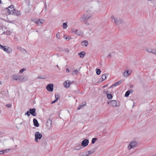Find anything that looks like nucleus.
Instances as JSON below:
<instances>
[{
	"label": "nucleus",
	"mask_w": 156,
	"mask_h": 156,
	"mask_svg": "<svg viewBox=\"0 0 156 156\" xmlns=\"http://www.w3.org/2000/svg\"><path fill=\"white\" fill-rule=\"evenodd\" d=\"M108 74L105 73L102 75L101 76V81H100V83H101L103 81L105 80L107 78V76Z\"/></svg>",
	"instance_id": "nucleus-19"
},
{
	"label": "nucleus",
	"mask_w": 156,
	"mask_h": 156,
	"mask_svg": "<svg viewBox=\"0 0 156 156\" xmlns=\"http://www.w3.org/2000/svg\"><path fill=\"white\" fill-rule=\"evenodd\" d=\"M18 81H20L21 82H25L28 80V78L27 76H18Z\"/></svg>",
	"instance_id": "nucleus-7"
},
{
	"label": "nucleus",
	"mask_w": 156,
	"mask_h": 156,
	"mask_svg": "<svg viewBox=\"0 0 156 156\" xmlns=\"http://www.w3.org/2000/svg\"><path fill=\"white\" fill-rule=\"evenodd\" d=\"M20 51H21V52L23 53H25L26 52V50H25V49L22 48V49H21V50H20Z\"/></svg>",
	"instance_id": "nucleus-37"
},
{
	"label": "nucleus",
	"mask_w": 156,
	"mask_h": 156,
	"mask_svg": "<svg viewBox=\"0 0 156 156\" xmlns=\"http://www.w3.org/2000/svg\"><path fill=\"white\" fill-rule=\"evenodd\" d=\"M52 120L51 119H48L46 122V124L47 128L49 129L52 124Z\"/></svg>",
	"instance_id": "nucleus-15"
},
{
	"label": "nucleus",
	"mask_w": 156,
	"mask_h": 156,
	"mask_svg": "<svg viewBox=\"0 0 156 156\" xmlns=\"http://www.w3.org/2000/svg\"><path fill=\"white\" fill-rule=\"evenodd\" d=\"M113 19H114V22L115 23V24L116 25H118L119 24H121L123 23L122 20L121 19L119 18L115 19L114 16L112 17Z\"/></svg>",
	"instance_id": "nucleus-10"
},
{
	"label": "nucleus",
	"mask_w": 156,
	"mask_h": 156,
	"mask_svg": "<svg viewBox=\"0 0 156 156\" xmlns=\"http://www.w3.org/2000/svg\"><path fill=\"white\" fill-rule=\"evenodd\" d=\"M53 84L52 83H50L48 84L46 87V88L48 91L51 92L53 91Z\"/></svg>",
	"instance_id": "nucleus-11"
},
{
	"label": "nucleus",
	"mask_w": 156,
	"mask_h": 156,
	"mask_svg": "<svg viewBox=\"0 0 156 156\" xmlns=\"http://www.w3.org/2000/svg\"><path fill=\"white\" fill-rule=\"evenodd\" d=\"M37 79H46V77L44 76H38L37 77Z\"/></svg>",
	"instance_id": "nucleus-32"
},
{
	"label": "nucleus",
	"mask_w": 156,
	"mask_h": 156,
	"mask_svg": "<svg viewBox=\"0 0 156 156\" xmlns=\"http://www.w3.org/2000/svg\"><path fill=\"white\" fill-rule=\"evenodd\" d=\"M107 103L109 106L112 107H118L120 105V102L119 101L113 100H110Z\"/></svg>",
	"instance_id": "nucleus-2"
},
{
	"label": "nucleus",
	"mask_w": 156,
	"mask_h": 156,
	"mask_svg": "<svg viewBox=\"0 0 156 156\" xmlns=\"http://www.w3.org/2000/svg\"><path fill=\"white\" fill-rule=\"evenodd\" d=\"M35 137L34 140L35 142H38V139H41L42 136V135L39 132H37L35 133Z\"/></svg>",
	"instance_id": "nucleus-3"
},
{
	"label": "nucleus",
	"mask_w": 156,
	"mask_h": 156,
	"mask_svg": "<svg viewBox=\"0 0 156 156\" xmlns=\"http://www.w3.org/2000/svg\"><path fill=\"white\" fill-rule=\"evenodd\" d=\"M33 122L34 126L36 127H38L39 126V124L37 120L35 119L34 118L33 119Z\"/></svg>",
	"instance_id": "nucleus-18"
},
{
	"label": "nucleus",
	"mask_w": 156,
	"mask_h": 156,
	"mask_svg": "<svg viewBox=\"0 0 156 156\" xmlns=\"http://www.w3.org/2000/svg\"><path fill=\"white\" fill-rule=\"evenodd\" d=\"M12 78L14 80H16L18 81V76H17L16 74H14L12 76Z\"/></svg>",
	"instance_id": "nucleus-23"
},
{
	"label": "nucleus",
	"mask_w": 156,
	"mask_h": 156,
	"mask_svg": "<svg viewBox=\"0 0 156 156\" xmlns=\"http://www.w3.org/2000/svg\"><path fill=\"white\" fill-rule=\"evenodd\" d=\"M57 101V100L55 99L53 101H52L51 102V104L55 103Z\"/></svg>",
	"instance_id": "nucleus-48"
},
{
	"label": "nucleus",
	"mask_w": 156,
	"mask_h": 156,
	"mask_svg": "<svg viewBox=\"0 0 156 156\" xmlns=\"http://www.w3.org/2000/svg\"><path fill=\"white\" fill-rule=\"evenodd\" d=\"M74 73H72L73 75H75L76 74H77L78 73V71L77 70V69H76V70L74 71Z\"/></svg>",
	"instance_id": "nucleus-41"
},
{
	"label": "nucleus",
	"mask_w": 156,
	"mask_h": 156,
	"mask_svg": "<svg viewBox=\"0 0 156 156\" xmlns=\"http://www.w3.org/2000/svg\"><path fill=\"white\" fill-rule=\"evenodd\" d=\"M129 90H130V93H132L133 91V90H132V89Z\"/></svg>",
	"instance_id": "nucleus-58"
},
{
	"label": "nucleus",
	"mask_w": 156,
	"mask_h": 156,
	"mask_svg": "<svg viewBox=\"0 0 156 156\" xmlns=\"http://www.w3.org/2000/svg\"><path fill=\"white\" fill-rule=\"evenodd\" d=\"M146 51H147L149 53H151V52H152V49L151 48H146Z\"/></svg>",
	"instance_id": "nucleus-31"
},
{
	"label": "nucleus",
	"mask_w": 156,
	"mask_h": 156,
	"mask_svg": "<svg viewBox=\"0 0 156 156\" xmlns=\"http://www.w3.org/2000/svg\"><path fill=\"white\" fill-rule=\"evenodd\" d=\"M132 71L127 70L125 71L123 73V74L124 76H128L129 75H130V74L132 73Z\"/></svg>",
	"instance_id": "nucleus-17"
},
{
	"label": "nucleus",
	"mask_w": 156,
	"mask_h": 156,
	"mask_svg": "<svg viewBox=\"0 0 156 156\" xmlns=\"http://www.w3.org/2000/svg\"><path fill=\"white\" fill-rule=\"evenodd\" d=\"M11 149H5V150H3V153H7L9 151H10Z\"/></svg>",
	"instance_id": "nucleus-36"
},
{
	"label": "nucleus",
	"mask_w": 156,
	"mask_h": 156,
	"mask_svg": "<svg viewBox=\"0 0 156 156\" xmlns=\"http://www.w3.org/2000/svg\"><path fill=\"white\" fill-rule=\"evenodd\" d=\"M9 23H13L12 22V21H9Z\"/></svg>",
	"instance_id": "nucleus-59"
},
{
	"label": "nucleus",
	"mask_w": 156,
	"mask_h": 156,
	"mask_svg": "<svg viewBox=\"0 0 156 156\" xmlns=\"http://www.w3.org/2000/svg\"><path fill=\"white\" fill-rule=\"evenodd\" d=\"M103 92L105 94L107 95L108 94H109V93H110V92L108 90H107L106 91H105V90H104Z\"/></svg>",
	"instance_id": "nucleus-39"
},
{
	"label": "nucleus",
	"mask_w": 156,
	"mask_h": 156,
	"mask_svg": "<svg viewBox=\"0 0 156 156\" xmlns=\"http://www.w3.org/2000/svg\"><path fill=\"white\" fill-rule=\"evenodd\" d=\"M29 111L30 112V113L33 116H35L36 115L37 113L36 112V109L35 108H30Z\"/></svg>",
	"instance_id": "nucleus-13"
},
{
	"label": "nucleus",
	"mask_w": 156,
	"mask_h": 156,
	"mask_svg": "<svg viewBox=\"0 0 156 156\" xmlns=\"http://www.w3.org/2000/svg\"><path fill=\"white\" fill-rule=\"evenodd\" d=\"M108 84H107V85H104V86H103V88H105V87H107V86H108Z\"/></svg>",
	"instance_id": "nucleus-52"
},
{
	"label": "nucleus",
	"mask_w": 156,
	"mask_h": 156,
	"mask_svg": "<svg viewBox=\"0 0 156 156\" xmlns=\"http://www.w3.org/2000/svg\"><path fill=\"white\" fill-rule=\"evenodd\" d=\"M86 24L87 25H88L89 24V23H86Z\"/></svg>",
	"instance_id": "nucleus-63"
},
{
	"label": "nucleus",
	"mask_w": 156,
	"mask_h": 156,
	"mask_svg": "<svg viewBox=\"0 0 156 156\" xmlns=\"http://www.w3.org/2000/svg\"><path fill=\"white\" fill-rule=\"evenodd\" d=\"M3 154V151H0V154Z\"/></svg>",
	"instance_id": "nucleus-50"
},
{
	"label": "nucleus",
	"mask_w": 156,
	"mask_h": 156,
	"mask_svg": "<svg viewBox=\"0 0 156 156\" xmlns=\"http://www.w3.org/2000/svg\"><path fill=\"white\" fill-rule=\"evenodd\" d=\"M122 82V80H120L118 82L116 83L115 84H114V86H116L117 85H118L119 84H121Z\"/></svg>",
	"instance_id": "nucleus-30"
},
{
	"label": "nucleus",
	"mask_w": 156,
	"mask_h": 156,
	"mask_svg": "<svg viewBox=\"0 0 156 156\" xmlns=\"http://www.w3.org/2000/svg\"><path fill=\"white\" fill-rule=\"evenodd\" d=\"M81 144H76L74 147V149L76 150H79L82 148Z\"/></svg>",
	"instance_id": "nucleus-16"
},
{
	"label": "nucleus",
	"mask_w": 156,
	"mask_h": 156,
	"mask_svg": "<svg viewBox=\"0 0 156 156\" xmlns=\"http://www.w3.org/2000/svg\"><path fill=\"white\" fill-rule=\"evenodd\" d=\"M63 50L64 51H65L66 52H67V53H69V49L67 48H65Z\"/></svg>",
	"instance_id": "nucleus-42"
},
{
	"label": "nucleus",
	"mask_w": 156,
	"mask_h": 156,
	"mask_svg": "<svg viewBox=\"0 0 156 156\" xmlns=\"http://www.w3.org/2000/svg\"><path fill=\"white\" fill-rule=\"evenodd\" d=\"M55 100H57V101L60 98V97L59 96V95L58 94H57V95L55 94Z\"/></svg>",
	"instance_id": "nucleus-35"
},
{
	"label": "nucleus",
	"mask_w": 156,
	"mask_h": 156,
	"mask_svg": "<svg viewBox=\"0 0 156 156\" xmlns=\"http://www.w3.org/2000/svg\"><path fill=\"white\" fill-rule=\"evenodd\" d=\"M6 106L8 108H9L11 107L12 105L11 104H6Z\"/></svg>",
	"instance_id": "nucleus-43"
},
{
	"label": "nucleus",
	"mask_w": 156,
	"mask_h": 156,
	"mask_svg": "<svg viewBox=\"0 0 156 156\" xmlns=\"http://www.w3.org/2000/svg\"><path fill=\"white\" fill-rule=\"evenodd\" d=\"M152 52H151V53H154V54L155 52H156V50L155 49H152Z\"/></svg>",
	"instance_id": "nucleus-46"
},
{
	"label": "nucleus",
	"mask_w": 156,
	"mask_h": 156,
	"mask_svg": "<svg viewBox=\"0 0 156 156\" xmlns=\"http://www.w3.org/2000/svg\"><path fill=\"white\" fill-rule=\"evenodd\" d=\"M22 48L21 47H19L18 48V49H19V50H20V51L21 50V49H22Z\"/></svg>",
	"instance_id": "nucleus-56"
},
{
	"label": "nucleus",
	"mask_w": 156,
	"mask_h": 156,
	"mask_svg": "<svg viewBox=\"0 0 156 156\" xmlns=\"http://www.w3.org/2000/svg\"><path fill=\"white\" fill-rule=\"evenodd\" d=\"M26 70V68H23L22 69H21V70H20L19 72V73L20 74L22 73L24 71H25Z\"/></svg>",
	"instance_id": "nucleus-33"
},
{
	"label": "nucleus",
	"mask_w": 156,
	"mask_h": 156,
	"mask_svg": "<svg viewBox=\"0 0 156 156\" xmlns=\"http://www.w3.org/2000/svg\"><path fill=\"white\" fill-rule=\"evenodd\" d=\"M65 38L66 40L68 39V40H69L71 39V37H70L68 36V37H66Z\"/></svg>",
	"instance_id": "nucleus-47"
},
{
	"label": "nucleus",
	"mask_w": 156,
	"mask_h": 156,
	"mask_svg": "<svg viewBox=\"0 0 156 156\" xmlns=\"http://www.w3.org/2000/svg\"><path fill=\"white\" fill-rule=\"evenodd\" d=\"M44 7H45V9H46V8H47V6H46V3H45V4H44Z\"/></svg>",
	"instance_id": "nucleus-54"
},
{
	"label": "nucleus",
	"mask_w": 156,
	"mask_h": 156,
	"mask_svg": "<svg viewBox=\"0 0 156 156\" xmlns=\"http://www.w3.org/2000/svg\"><path fill=\"white\" fill-rule=\"evenodd\" d=\"M107 98L108 99H111L112 98L113 96L112 94H109L107 95Z\"/></svg>",
	"instance_id": "nucleus-26"
},
{
	"label": "nucleus",
	"mask_w": 156,
	"mask_h": 156,
	"mask_svg": "<svg viewBox=\"0 0 156 156\" xmlns=\"http://www.w3.org/2000/svg\"><path fill=\"white\" fill-rule=\"evenodd\" d=\"M99 80H99V82H100V81H101V79H99Z\"/></svg>",
	"instance_id": "nucleus-64"
},
{
	"label": "nucleus",
	"mask_w": 156,
	"mask_h": 156,
	"mask_svg": "<svg viewBox=\"0 0 156 156\" xmlns=\"http://www.w3.org/2000/svg\"><path fill=\"white\" fill-rule=\"evenodd\" d=\"M96 73L98 75H99L100 74L101 71L100 69H96Z\"/></svg>",
	"instance_id": "nucleus-28"
},
{
	"label": "nucleus",
	"mask_w": 156,
	"mask_h": 156,
	"mask_svg": "<svg viewBox=\"0 0 156 156\" xmlns=\"http://www.w3.org/2000/svg\"><path fill=\"white\" fill-rule=\"evenodd\" d=\"M0 48L2 49L4 51H5L8 53H9L12 52V50L10 49V48L6 46H2L0 44Z\"/></svg>",
	"instance_id": "nucleus-5"
},
{
	"label": "nucleus",
	"mask_w": 156,
	"mask_h": 156,
	"mask_svg": "<svg viewBox=\"0 0 156 156\" xmlns=\"http://www.w3.org/2000/svg\"><path fill=\"white\" fill-rule=\"evenodd\" d=\"M66 72H67V73H68V72H70V71H69V69H68V68H67V69H66Z\"/></svg>",
	"instance_id": "nucleus-49"
},
{
	"label": "nucleus",
	"mask_w": 156,
	"mask_h": 156,
	"mask_svg": "<svg viewBox=\"0 0 156 156\" xmlns=\"http://www.w3.org/2000/svg\"><path fill=\"white\" fill-rule=\"evenodd\" d=\"M91 17V15L83 14L80 18L81 21L86 22L89 20Z\"/></svg>",
	"instance_id": "nucleus-4"
},
{
	"label": "nucleus",
	"mask_w": 156,
	"mask_h": 156,
	"mask_svg": "<svg viewBox=\"0 0 156 156\" xmlns=\"http://www.w3.org/2000/svg\"><path fill=\"white\" fill-rule=\"evenodd\" d=\"M98 140V138H93L91 140V144H94Z\"/></svg>",
	"instance_id": "nucleus-27"
},
{
	"label": "nucleus",
	"mask_w": 156,
	"mask_h": 156,
	"mask_svg": "<svg viewBox=\"0 0 156 156\" xmlns=\"http://www.w3.org/2000/svg\"><path fill=\"white\" fill-rule=\"evenodd\" d=\"M115 86H114V84H112V86H111L109 88H111L113 87H115Z\"/></svg>",
	"instance_id": "nucleus-53"
},
{
	"label": "nucleus",
	"mask_w": 156,
	"mask_h": 156,
	"mask_svg": "<svg viewBox=\"0 0 156 156\" xmlns=\"http://www.w3.org/2000/svg\"><path fill=\"white\" fill-rule=\"evenodd\" d=\"M137 144L138 143L136 141H134L131 142L128 147V149L130 150L132 148L136 147L137 146Z\"/></svg>",
	"instance_id": "nucleus-6"
},
{
	"label": "nucleus",
	"mask_w": 156,
	"mask_h": 156,
	"mask_svg": "<svg viewBox=\"0 0 156 156\" xmlns=\"http://www.w3.org/2000/svg\"><path fill=\"white\" fill-rule=\"evenodd\" d=\"M67 27V22L64 23L62 25V27L63 29H66Z\"/></svg>",
	"instance_id": "nucleus-25"
},
{
	"label": "nucleus",
	"mask_w": 156,
	"mask_h": 156,
	"mask_svg": "<svg viewBox=\"0 0 156 156\" xmlns=\"http://www.w3.org/2000/svg\"><path fill=\"white\" fill-rule=\"evenodd\" d=\"M86 105V101L83 102L82 103L81 105L83 106H84Z\"/></svg>",
	"instance_id": "nucleus-45"
},
{
	"label": "nucleus",
	"mask_w": 156,
	"mask_h": 156,
	"mask_svg": "<svg viewBox=\"0 0 156 156\" xmlns=\"http://www.w3.org/2000/svg\"><path fill=\"white\" fill-rule=\"evenodd\" d=\"M133 87V85H130V88H132Z\"/></svg>",
	"instance_id": "nucleus-55"
},
{
	"label": "nucleus",
	"mask_w": 156,
	"mask_h": 156,
	"mask_svg": "<svg viewBox=\"0 0 156 156\" xmlns=\"http://www.w3.org/2000/svg\"><path fill=\"white\" fill-rule=\"evenodd\" d=\"M2 82L1 81H0V85L2 84Z\"/></svg>",
	"instance_id": "nucleus-62"
},
{
	"label": "nucleus",
	"mask_w": 156,
	"mask_h": 156,
	"mask_svg": "<svg viewBox=\"0 0 156 156\" xmlns=\"http://www.w3.org/2000/svg\"><path fill=\"white\" fill-rule=\"evenodd\" d=\"M71 83L69 80L65 81L64 83V86L66 88H68L69 87Z\"/></svg>",
	"instance_id": "nucleus-14"
},
{
	"label": "nucleus",
	"mask_w": 156,
	"mask_h": 156,
	"mask_svg": "<svg viewBox=\"0 0 156 156\" xmlns=\"http://www.w3.org/2000/svg\"><path fill=\"white\" fill-rule=\"evenodd\" d=\"M56 37L59 39H60V34H59V32H58V33L57 34H56Z\"/></svg>",
	"instance_id": "nucleus-38"
},
{
	"label": "nucleus",
	"mask_w": 156,
	"mask_h": 156,
	"mask_svg": "<svg viewBox=\"0 0 156 156\" xmlns=\"http://www.w3.org/2000/svg\"><path fill=\"white\" fill-rule=\"evenodd\" d=\"M37 19H32L31 21L33 22L34 23H36V22H37Z\"/></svg>",
	"instance_id": "nucleus-40"
},
{
	"label": "nucleus",
	"mask_w": 156,
	"mask_h": 156,
	"mask_svg": "<svg viewBox=\"0 0 156 156\" xmlns=\"http://www.w3.org/2000/svg\"><path fill=\"white\" fill-rule=\"evenodd\" d=\"M130 90H128L125 93V97H128L130 93Z\"/></svg>",
	"instance_id": "nucleus-29"
},
{
	"label": "nucleus",
	"mask_w": 156,
	"mask_h": 156,
	"mask_svg": "<svg viewBox=\"0 0 156 156\" xmlns=\"http://www.w3.org/2000/svg\"><path fill=\"white\" fill-rule=\"evenodd\" d=\"M80 156H89V155H88V154H86V155H80Z\"/></svg>",
	"instance_id": "nucleus-51"
},
{
	"label": "nucleus",
	"mask_w": 156,
	"mask_h": 156,
	"mask_svg": "<svg viewBox=\"0 0 156 156\" xmlns=\"http://www.w3.org/2000/svg\"><path fill=\"white\" fill-rule=\"evenodd\" d=\"M30 112L29 111H27L25 114V115H27L28 117H29L30 115Z\"/></svg>",
	"instance_id": "nucleus-34"
},
{
	"label": "nucleus",
	"mask_w": 156,
	"mask_h": 156,
	"mask_svg": "<svg viewBox=\"0 0 156 156\" xmlns=\"http://www.w3.org/2000/svg\"><path fill=\"white\" fill-rule=\"evenodd\" d=\"M81 44L83 46H85V47H87L88 44V42L87 41L84 40L81 42Z\"/></svg>",
	"instance_id": "nucleus-22"
},
{
	"label": "nucleus",
	"mask_w": 156,
	"mask_h": 156,
	"mask_svg": "<svg viewBox=\"0 0 156 156\" xmlns=\"http://www.w3.org/2000/svg\"><path fill=\"white\" fill-rule=\"evenodd\" d=\"M111 55L110 54H109L108 55L107 57H111Z\"/></svg>",
	"instance_id": "nucleus-57"
},
{
	"label": "nucleus",
	"mask_w": 156,
	"mask_h": 156,
	"mask_svg": "<svg viewBox=\"0 0 156 156\" xmlns=\"http://www.w3.org/2000/svg\"><path fill=\"white\" fill-rule=\"evenodd\" d=\"M42 146H45L47 145V142L46 139H42L40 141Z\"/></svg>",
	"instance_id": "nucleus-21"
},
{
	"label": "nucleus",
	"mask_w": 156,
	"mask_h": 156,
	"mask_svg": "<svg viewBox=\"0 0 156 156\" xmlns=\"http://www.w3.org/2000/svg\"><path fill=\"white\" fill-rule=\"evenodd\" d=\"M96 148H94L93 149H91L88 151V154H87L89 155L90 154H93L95 152V150Z\"/></svg>",
	"instance_id": "nucleus-24"
},
{
	"label": "nucleus",
	"mask_w": 156,
	"mask_h": 156,
	"mask_svg": "<svg viewBox=\"0 0 156 156\" xmlns=\"http://www.w3.org/2000/svg\"><path fill=\"white\" fill-rule=\"evenodd\" d=\"M6 10L9 15L12 14L18 16L21 14L20 11L15 9L14 8V5H11L8 8H6Z\"/></svg>",
	"instance_id": "nucleus-1"
},
{
	"label": "nucleus",
	"mask_w": 156,
	"mask_h": 156,
	"mask_svg": "<svg viewBox=\"0 0 156 156\" xmlns=\"http://www.w3.org/2000/svg\"><path fill=\"white\" fill-rule=\"evenodd\" d=\"M71 30L73 32L78 35L81 36H83V33L81 31L75 29H72Z\"/></svg>",
	"instance_id": "nucleus-8"
},
{
	"label": "nucleus",
	"mask_w": 156,
	"mask_h": 156,
	"mask_svg": "<svg viewBox=\"0 0 156 156\" xmlns=\"http://www.w3.org/2000/svg\"><path fill=\"white\" fill-rule=\"evenodd\" d=\"M83 106L81 105H79L77 109L79 110L81 108H83Z\"/></svg>",
	"instance_id": "nucleus-44"
},
{
	"label": "nucleus",
	"mask_w": 156,
	"mask_h": 156,
	"mask_svg": "<svg viewBox=\"0 0 156 156\" xmlns=\"http://www.w3.org/2000/svg\"><path fill=\"white\" fill-rule=\"evenodd\" d=\"M56 55L58 56H59V54H56Z\"/></svg>",
	"instance_id": "nucleus-61"
},
{
	"label": "nucleus",
	"mask_w": 156,
	"mask_h": 156,
	"mask_svg": "<svg viewBox=\"0 0 156 156\" xmlns=\"http://www.w3.org/2000/svg\"><path fill=\"white\" fill-rule=\"evenodd\" d=\"M78 55L81 58H83L86 55V53L84 51H81L78 54Z\"/></svg>",
	"instance_id": "nucleus-20"
},
{
	"label": "nucleus",
	"mask_w": 156,
	"mask_h": 156,
	"mask_svg": "<svg viewBox=\"0 0 156 156\" xmlns=\"http://www.w3.org/2000/svg\"><path fill=\"white\" fill-rule=\"evenodd\" d=\"M44 22V20L43 19H38L37 20V22H36V24L37 26H40Z\"/></svg>",
	"instance_id": "nucleus-12"
},
{
	"label": "nucleus",
	"mask_w": 156,
	"mask_h": 156,
	"mask_svg": "<svg viewBox=\"0 0 156 156\" xmlns=\"http://www.w3.org/2000/svg\"><path fill=\"white\" fill-rule=\"evenodd\" d=\"M10 139H11V140H13V137H10Z\"/></svg>",
	"instance_id": "nucleus-60"
},
{
	"label": "nucleus",
	"mask_w": 156,
	"mask_h": 156,
	"mask_svg": "<svg viewBox=\"0 0 156 156\" xmlns=\"http://www.w3.org/2000/svg\"><path fill=\"white\" fill-rule=\"evenodd\" d=\"M89 142L88 139H85L82 141L81 144V146L83 147H85L88 145Z\"/></svg>",
	"instance_id": "nucleus-9"
}]
</instances>
